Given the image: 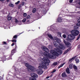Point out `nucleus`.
Here are the masks:
<instances>
[{"label": "nucleus", "instance_id": "f257e3e1", "mask_svg": "<svg viewBox=\"0 0 80 80\" xmlns=\"http://www.w3.org/2000/svg\"><path fill=\"white\" fill-rule=\"evenodd\" d=\"M42 49L43 50L45 51L43 53L45 57H49L50 58L55 59V58H56L55 56H57V57L59 55V54L57 52L53 50H51L50 51L52 54L49 53H48L49 52V50H48V49L46 47H42Z\"/></svg>", "mask_w": 80, "mask_h": 80}, {"label": "nucleus", "instance_id": "f03ea898", "mask_svg": "<svg viewBox=\"0 0 80 80\" xmlns=\"http://www.w3.org/2000/svg\"><path fill=\"white\" fill-rule=\"evenodd\" d=\"M42 60L44 61L43 63H42V65L38 66V68L40 69L38 71L37 73L39 75H42L43 73V71L42 69L44 68L45 69L47 68L46 64H48L50 62V60L48 59H47L46 57H44L42 58Z\"/></svg>", "mask_w": 80, "mask_h": 80}, {"label": "nucleus", "instance_id": "7ed1b4c3", "mask_svg": "<svg viewBox=\"0 0 80 80\" xmlns=\"http://www.w3.org/2000/svg\"><path fill=\"white\" fill-rule=\"evenodd\" d=\"M79 31L77 30L73 29L71 31V34H70L68 37V38L69 40H73L75 38V36H77L79 34Z\"/></svg>", "mask_w": 80, "mask_h": 80}, {"label": "nucleus", "instance_id": "20e7f679", "mask_svg": "<svg viewBox=\"0 0 80 80\" xmlns=\"http://www.w3.org/2000/svg\"><path fill=\"white\" fill-rule=\"evenodd\" d=\"M31 77L29 78V80H37V78L38 77L37 75L34 72L31 73Z\"/></svg>", "mask_w": 80, "mask_h": 80}, {"label": "nucleus", "instance_id": "39448f33", "mask_svg": "<svg viewBox=\"0 0 80 80\" xmlns=\"http://www.w3.org/2000/svg\"><path fill=\"white\" fill-rule=\"evenodd\" d=\"M55 40L56 41L54 42L53 44H54L55 47H58L59 46L57 43H59V44L61 42V40H60V39L58 38H55Z\"/></svg>", "mask_w": 80, "mask_h": 80}, {"label": "nucleus", "instance_id": "423d86ee", "mask_svg": "<svg viewBox=\"0 0 80 80\" xmlns=\"http://www.w3.org/2000/svg\"><path fill=\"white\" fill-rule=\"evenodd\" d=\"M26 67L28 68L29 70H30L32 72H34V70H35V68L33 66H31L30 65H29L27 63H26L25 65Z\"/></svg>", "mask_w": 80, "mask_h": 80}, {"label": "nucleus", "instance_id": "0eeeda50", "mask_svg": "<svg viewBox=\"0 0 80 80\" xmlns=\"http://www.w3.org/2000/svg\"><path fill=\"white\" fill-rule=\"evenodd\" d=\"M12 55H10V56H7L4 57V58H5L6 60H10L12 59Z\"/></svg>", "mask_w": 80, "mask_h": 80}, {"label": "nucleus", "instance_id": "6e6552de", "mask_svg": "<svg viewBox=\"0 0 80 80\" xmlns=\"http://www.w3.org/2000/svg\"><path fill=\"white\" fill-rule=\"evenodd\" d=\"M63 42L65 45L67 46H70L71 44L70 43L64 40Z\"/></svg>", "mask_w": 80, "mask_h": 80}, {"label": "nucleus", "instance_id": "1a4fd4ad", "mask_svg": "<svg viewBox=\"0 0 80 80\" xmlns=\"http://www.w3.org/2000/svg\"><path fill=\"white\" fill-rule=\"evenodd\" d=\"M58 47L60 49H62L63 50H64L65 49V47L63 46V45L60 44V43L59 44V46Z\"/></svg>", "mask_w": 80, "mask_h": 80}, {"label": "nucleus", "instance_id": "9d476101", "mask_svg": "<svg viewBox=\"0 0 80 80\" xmlns=\"http://www.w3.org/2000/svg\"><path fill=\"white\" fill-rule=\"evenodd\" d=\"M78 22L77 24V25L74 26V28H75V29H77L78 28V27H80V22ZM77 26L78 27H77Z\"/></svg>", "mask_w": 80, "mask_h": 80}, {"label": "nucleus", "instance_id": "9b49d317", "mask_svg": "<svg viewBox=\"0 0 80 80\" xmlns=\"http://www.w3.org/2000/svg\"><path fill=\"white\" fill-rule=\"evenodd\" d=\"M62 20H63V19L62 18V17H58L57 19V22H60H60H62Z\"/></svg>", "mask_w": 80, "mask_h": 80}, {"label": "nucleus", "instance_id": "f8f14e48", "mask_svg": "<svg viewBox=\"0 0 80 80\" xmlns=\"http://www.w3.org/2000/svg\"><path fill=\"white\" fill-rule=\"evenodd\" d=\"M16 50H15V49H14L12 50L11 51L12 54L11 55H12H12H13V53H15L16 52Z\"/></svg>", "mask_w": 80, "mask_h": 80}, {"label": "nucleus", "instance_id": "ddd939ff", "mask_svg": "<svg viewBox=\"0 0 80 80\" xmlns=\"http://www.w3.org/2000/svg\"><path fill=\"white\" fill-rule=\"evenodd\" d=\"M66 72L68 74H70V69L69 68H67L66 69Z\"/></svg>", "mask_w": 80, "mask_h": 80}, {"label": "nucleus", "instance_id": "4468645a", "mask_svg": "<svg viewBox=\"0 0 80 80\" xmlns=\"http://www.w3.org/2000/svg\"><path fill=\"white\" fill-rule=\"evenodd\" d=\"M62 77L64 78L67 77V75H66V73L65 72H64L62 73Z\"/></svg>", "mask_w": 80, "mask_h": 80}, {"label": "nucleus", "instance_id": "2eb2a0df", "mask_svg": "<svg viewBox=\"0 0 80 80\" xmlns=\"http://www.w3.org/2000/svg\"><path fill=\"white\" fill-rule=\"evenodd\" d=\"M73 67V64L71 63L69 65V68H70V69H72Z\"/></svg>", "mask_w": 80, "mask_h": 80}, {"label": "nucleus", "instance_id": "dca6fc26", "mask_svg": "<svg viewBox=\"0 0 80 80\" xmlns=\"http://www.w3.org/2000/svg\"><path fill=\"white\" fill-rule=\"evenodd\" d=\"M77 56H75L74 57H72V58H70L69 60V62H71V61H73V60H74V59Z\"/></svg>", "mask_w": 80, "mask_h": 80}, {"label": "nucleus", "instance_id": "f3484780", "mask_svg": "<svg viewBox=\"0 0 80 80\" xmlns=\"http://www.w3.org/2000/svg\"><path fill=\"white\" fill-rule=\"evenodd\" d=\"M65 64V63H63L61 64L60 66H58V68H61V67H63V65H64Z\"/></svg>", "mask_w": 80, "mask_h": 80}, {"label": "nucleus", "instance_id": "a211bd4d", "mask_svg": "<svg viewBox=\"0 0 80 80\" xmlns=\"http://www.w3.org/2000/svg\"><path fill=\"white\" fill-rule=\"evenodd\" d=\"M36 11H37V9H36V8H34L32 9V12L33 13H35V12H36Z\"/></svg>", "mask_w": 80, "mask_h": 80}, {"label": "nucleus", "instance_id": "6ab92c4d", "mask_svg": "<svg viewBox=\"0 0 80 80\" xmlns=\"http://www.w3.org/2000/svg\"><path fill=\"white\" fill-rule=\"evenodd\" d=\"M57 64H58V62H54L52 64L53 66H56L57 65Z\"/></svg>", "mask_w": 80, "mask_h": 80}, {"label": "nucleus", "instance_id": "aec40b11", "mask_svg": "<svg viewBox=\"0 0 80 80\" xmlns=\"http://www.w3.org/2000/svg\"><path fill=\"white\" fill-rule=\"evenodd\" d=\"M57 53H59L60 54H62V51L60 50H59L57 51Z\"/></svg>", "mask_w": 80, "mask_h": 80}, {"label": "nucleus", "instance_id": "412c9836", "mask_svg": "<svg viewBox=\"0 0 80 80\" xmlns=\"http://www.w3.org/2000/svg\"><path fill=\"white\" fill-rule=\"evenodd\" d=\"M48 36L49 38H50L51 39H53V37L51 34H48Z\"/></svg>", "mask_w": 80, "mask_h": 80}, {"label": "nucleus", "instance_id": "4be33fe9", "mask_svg": "<svg viewBox=\"0 0 80 80\" xmlns=\"http://www.w3.org/2000/svg\"><path fill=\"white\" fill-rule=\"evenodd\" d=\"M18 37V35H14L12 38V39H13V38L14 39H17V37Z\"/></svg>", "mask_w": 80, "mask_h": 80}, {"label": "nucleus", "instance_id": "5701e85b", "mask_svg": "<svg viewBox=\"0 0 80 80\" xmlns=\"http://www.w3.org/2000/svg\"><path fill=\"white\" fill-rule=\"evenodd\" d=\"M75 61L76 63H79V59H75Z\"/></svg>", "mask_w": 80, "mask_h": 80}, {"label": "nucleus", "instance_id": "b1692460", "mask_svg": "<svg viewBox=\"0 0 80 80\" xmlns=\"http://www.w3.org/2000/svg\"><path fill=\"white\" fill-rule=\"evenodd\" d=\"M73 68L74 70H77V67L76 65H73Z\"/></svg>", "mask_w": 80, "mask_h": 80}, {"label": "nucleus", "instance_id": "393cba45", "mask_svg": "<svg viewBox=\"0 0 80 80\" xmlns=\"http://www.w3.org/2000/svg\"><path fill=\"white\" fill-rule=\"evenodd\" d=\"M26 20L27 19H26V18H24L22 21V22H23V23H25Z\"/></svg>", "mask_w": 80, "mask_h": 80}, {"label": "nucleus", "instance_id": "a878e982", "mask_svg": "<svg viewBox=\"0 0 80 80\" xmlns=\"http://www.w3.org/2000/svg\"><path fill=\"white\" fill-rule=\"evenodd\" d=\"M9 5V7H13V5L12 3H10Z\"/></svg>", "mask_w": 80, "mask_h": 80}, {"label": "nucleus", "instance_id": "bb28decb", "mask_svg": "<svg viewBox=\"0 0 80 80\" xmlns=\"http://www.w3.org/2000/svg\"><path fill=\"white\" fill-rule=\"evenodd\" d=\"M10 41H12V42H15V43H16V42H17V39H13Z\"/></svg>", "mask_w": 80, "mask_h": 80}, {"label": "nucleus", "instance_id": "cd10ccee", "mask_svg": "<svg viewBox=\"0 0 80 80\" xmlns=\"http://www.w3.org/2000/svg\"><path fill=\"white\" fill-rule=\"evenodd\" d=\"M68 50H67V49L64 52V54H67L68 52Z\"/></svg>", "mask_w": 80, "mask_h": 80}, {"label": "nucleus", "instance_id": "c85d7f7f", "mask_svg": "<svg viewBox=\"0 0 80 80\" xmlns=\"http://www.w3.org/2000/svg\"><path fill=\"white\" fill-rule=\"evenodd\" d=\"M26 18L27 19H28L30 18V15H28L26 17Z\"/></svg>", "mask_w": 80, "mask_h": 80}, {"label": "nucleus", "instance_id": "c756f323", "mask_svg": "<svg viewBox=\"0 0 80 80\" xmlns=\"http://www.w3.org/2000/svg\"><path fill=\"white\" fill-rule=\"evenodd\" d=\"M15 47L14 49H15V50H17V49L18 48L17 46V43H15Z\"/></svg>", "mask_w": 80, "mask_h": 80}, {"label": "nucleus", "instance_id": "7c9ffc66", "mask_svg": "<svg viewBox=\"0 0 80 80\" xmlns=\"http://www.w3.org/2000/svg\"><path fill=\"white\" fill-rule=\"evenodd\" d=\"M27 13H23V16L24 17H27Z\"/></svg>", "mask_w": 80, "mask_h": 80}, {"label": "nucleus", "instance_id": "2f4dec72", "mask_svg": "<svg viewBox=\"0 0 80 80\" xmlns=\"http://www.w3.org/2000/svg\"><path fill=\"white\" fill-rule=\"evenodd\" d=\"M80 33L79 35V36L76 39V40H79V39H80Z\"/></svg>", "mask_w": 80, "mask_h": 80}, {"label": "nucleus", "instance_id": "473e14b6", "mask_svg": "<svg viewBox=\"0 0 80 80\" xmlns=\"http://www.w3.org/2000/svg\"><path fill=\"white\" fill-rule=\"evenodd\" d=\"M12 19V17H9L8 18V20H11Z\"/></svg>", "mask_w": 80, "mask_h": 80}, {"label": "nucleus", "instance_id": "72a5a7b5", "mask_svg": "<svg viewBox=\"0 0 80 80\" xmlns=\"http://www.w3.org/2000/svg\"><path fill=\"white\" fill-rule=\"evenodd\" d=\"M20 3V1H18L17 2L15 3V5H18Z\"/></svg>", "mask_w": 80, "mask_h": 80}, {"label": "nucleus", "instance_id": "f704fd0d", "mask_svg": "<svg viewBox=\"0 0 80 80\" xmlns=\"http://www.w3.org/2000/svg\"><path fill=\"white\" fill-rule=\"evenodd\" d=\"M71 48H72V47H70L68 48V49H67V50L69 52V51H70V50H71Z\"/></svg>", "mask_w": 80, "mask_h": 80}, {"label": "nucleus", "instance_id": "c9c22d12", "mask_svg": "<svg viewBox=\"0 0 80 80\" xmlns=\"http://www.w3.org/2000/svg\"><path fill=\"white\" fill-rule=\"evenodd\" d=\"M62 37L64 38H66V35L65 34H63L62 35Z\"/></svg>", "mask_w": 80, "mask_h": 80}, {"label": "nucleus", "instance_id": "e433bc0d", "mask_svg": "<svg viewBox=\"0 0 80 80\" xmlns=\"http://www.w3.org/2000/svg\"><path fill=\"white\" fill-rule=\"evenodd\" d=\"M56 72V69H54L52 72H51V73H54Z\"/></svg>", "mask_w": 80, "mask_h": 80}, {"label": "nucleus", "instance_id": "4c0bfd02", "mask_svg": "<svg viewBox=\"0 0 80 80\" xmlns=\"http://www.w3.org/2000/svg\"><path fill=\"white\" fill-rule=\"evenodd\" d=\"M18 20L16 19L15 20V23H18Z\"/></svg>", "mask_w": 80, "mask_h": 80}, {"label": "nucleus", "instance_id": "58836bf2", "mask_svg": "<svg viewBox=\"0 0 80 80\" xmlns=\"http://www.w3.org/2000/svg\"><path fill=\"white\" fill-rule=\"evenodd\" d=\"M2 43H3V44L4 45H6L7 44V42H4V41Z\"/></svg>", "mask_w": 80, "mask_h": 80}, {"label": "nucleus", "instance_id": "ea45409f", "mask_svg": "<svg viewBox=\"0 0 80 80\" xmlns=\"http://www.w3.org/2000/svg\"><path fill=\"white\" fill-rule=\"evenodd\" d=\"M69 3H72L73 2V0H69Z\"/></svg>", "mask_w": 80, "mask_h": 80}, {"label": "nucleus", "instance_id": "a19ab883", "mask_svg": "<svg viewBox=\"0 0 80 80\" xmlns=\"http://www.w3.org/2000/svg\"><path fill=\"white\" fill-rule=\"evenodd\" d=\"M78 22H80V18H79L78 19Z\"/></svg>", "mask_w": 80, "mask_h": 80}, {"label": "nucleus", "instance_id": "79ce46f5", "mask_svg": "<svg viewBox=\"0 0 80 80\" xmlns=\"http://www.w3.org/2000/svg\"><path fill=\"white\" fill-rule=\"evenodd\" d=\"M14 45H15V43H14V42H13L12 43V44H11V46L12 47H13V46Z\"/></svg>", "mask_w": 80, "mask_h": 80}, {"label": "nucleus", "instance_id": "37998d69", "mask_svg": "<svg viewBox=\"0 0 80 80\" xmlns=\"http://www.w3.org/2000/svg\"><path fill=\"white\" fill-rule=\"evenodd\" d=\"M24 4H25V3H24V2H22L21 5H22V6H23L24 5Z\"/></svg>", "mask_w": 80, "mask_h": 80}, {"label": "nucleus", "instance_id": "c03bdc74", "mask_svg": "<svg viewBox=\"0 0 80 80\" xmlns=\"http://www.w3.org/2000/svg\"><path fill=\"white\" fill-rule=\"evenodd\" d=\"M20 8H21V5L19 6L18 7V9H20Z\"/></svg>", "mask_w": 80, "mask_h": 80}, {"label": "nucleus", "instance_id": "a18cd8bd", "mask_svg": "<svg viewBox=\"0 0 80 80\" xmlns=\"http://www.w3.org/2000/svg\"><path fill=\"white\" fill-rule=\"evenodd\" d=\"M50 76H48L47 77H46V79H48V78H50Z\"/></svg>", "mask_w": 80, "mask_h": 80}, {"label": "nucleus", "instance_id": "49530a36", "mask_svg": "<svg viewBox=\"0 0 80 80\" xmlns=\"http://www.w3.org/2000/svg\"><path fill=\"white\" fill-rule=\"evenodd\" d=\"M53 73H52V74L50 76V77H52V76H53Z\"/></svg>", "mask_w": 80, "mask_h": 80}, {"label": "nucleus", "instance_id": "de8ad7c7", "mask_svg": "<svg viewBox=\"0 0 80 80\" xmlns=\"http://www.w3.org/2000/svg\"><path fill=\"white\" fill-rule=\"evenodd\" d=\"M58 34L59 35H61V32H58Z\"/></svg>", "mask_w": 80, "mask_h": 80}, {"label": "nucleus", "instance_id": "09e8293b", "mask_svg": "<svg viewBox=\"0 0 80 80\" xmlns=\"http://www.w3.org/2000/svg\"><path fill=\"white\" fill-rule=\"evenodd\" d=\"M80 48V45H78V49H79V48Z\"/></svg>", "mask_w": 80, "mask_h": 80}, {"label": "nucleus", "instance_id": "8fccbe9b", "mask_svg": "<svg viewBox=\"0 0 80 80\" xmlns=\"http://www.w3.org/2000/svg\"><path fill=\"white\" fill-rule=\"evenodd\" d=\"M0 2H3V1H5V0H0Z\"/></svg>", "mask_w": 80, "mask_h": 80}, {"label": "nucleus", "instance_id": "3c124183", "mask_svg": "<svg viewBox=\"0 0 80 80\" xmlns=\"http://www.w3.org/2000/svg\"><path fill=\"white\" fill-rule=\"evenodd\" d=\"M10 0H7V2H9Z\"/></svg>", "mask_w": 80, "mask_h": 80}, {"label": "nucleus", "instance_id": "603ef678", "mask_svg": "<svg viewBox=\"0 0 80 80\" xmlns=\"http://www.w3.org/2000/svg\"><path fill=\"white\" fill-rule=\"evenodd\" d=\"M2 80V78L0 76V80Z\"/></svg>", "mask_w": 80, "mask_h": 80}, {"label": "nucleus", "instance_id": "864d4df0", "mask_svg": "<svg viewBox=\"0 0 80 80\" xmlns=\"http://www.w3.org/2000/svg\"><path fill=\"white\" fill-rule=\"evenodd\" d=\"M8 42H10V41L8 40Z\"/></svg>", "mask_w": 80, "mask_h": 80}, {"label": "nucleus", "instance_id": "5fc2aeb1", "mask_svg": "<svg viewBox=\"0 0 80 80\" xmlns=\"http://www.w3.org/2000/svg\"><path fill=\"white\" fill-rule=\"evenodd\" d=\"M27 22H29V20H28Z\"/></svg>", "mask_w": 80, "mask_h": 80}, {"label": "nucleus", "instance_id": "6e6d98bb", "mask_svg": "<svg viewBox=\"0 0 80 80\" xmlns=\"http://www.w3.org/2000/svg\"><path fill=\"white\" fill-rule=\"evenodd\" d=\"M39 29H40V27L39 28Z\"/></svg>", "mask_w": 80, "mask_h": 80}, {"label": "nucleus", "instance_id": "4d7b16f0", "mask_svg": "<svg viewBox=\"0 0 80 80\" xmlns=\"http://www.w3.org/2000/svg\"><path fill=\"white\" fill-rule=\"evenodd\" d=\"M15 70H16V69L15 68Z\"/></svg>", "mask_w": 80, "mask_h": 80}, {"label": "nucleus", "instance_id": "13d9d810", "mask_svg": "<svg viewBox=\"0 0 80 80\" xmlns=\"http://www.w3.org/2000/svg\"><path fill=\"white\" fill-rule=\"evenodd\" d=\"M39 65H40V63L39 64Z\"/></svg>", "mask_w": 80, "mask_h": 80}]
</instances>
